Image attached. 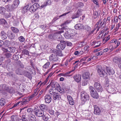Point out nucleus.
I'll return each instance as SVG.
<instances>
[{"label": "nucleus", "instance_id": "obj_49", "mask_svg": "<svg viewBox=\"0 0 121 121\" xmlns=\"http://www.w3.org/2000/svg\"><path fill=\"white\" fill-rule=\"evenodd\" d=\"M13 58L14 60H18L19 57L18 55L14 54L13 56Z\"/></svg>", "mask_w": 121, "mask_h": 121}, {"label": "nucleus", "instance_id": "obj_37", "mask_svg": "<svg viewBox=\"0 0 121 121\" xmlns=\"http://www.w3.org/2000/svg\"><path fill=\"white\" fill-rule=\"evenodd\" d=\"M5 11V9L3 7H0V13L2 15H4Z\"/></svg>", "mask_w": 121, "mask_h": 121}, {"label": "nucleus", "instance_id": "obj_21", "mask_svg": "<svg viewBox=\"0 0 121 121\" xmlns=\"http://www.w3.org/2000/svg\"><path fill=\"white\" fill-rule=\"evenodd\" d=\"M51 3V0H47L45 1L41 6V8H44L47 5H49Z\"/></svg>", "mask_w": 121, "mask_h": 121}, {"label": "nucleus", "instance_id": "obj_51", "mask_svg": "<svg viewBox=\"0 0 121 121\" xmlns=\"http://www.w3.org/2000/svg\"><path fill=\"white\" fill-rule=\"evenodd\" d=\"M17 118V116L15 115H13L11 117V120L13 121H15L16 120Z\"/></svg>", "mask_w": 121, "mask_h": 121}, {"label": "nucleus", "instance_id": "obj_28", "mask_svg": "<svg viewBox=\"0 0 121 121\" xmlns=\"http://www.w3.org/2000/svg\"><path fill=\"white\" fill-rule=\"evenodd\" d=\"M3 54L5 57V58H10L12 56V54L9 53H4Z\"/></svg>", "mask_w": 121, "mask_h": 121}, {"label": "nucleus", "instance_id": "obj_18", "mask_svg": "<svg viewBox=\"0 0 121 121\" xmlns=\"http://www.w3.org/2000/svg\"><path fill=\"white\" fill-rule=\"evenodd\" d=\"M49 85L51 86L52 88H55L56 89L57 88L58 86H59V85L55 82H53L51 81L49 84Z\"/></svg>", "mask_w": 121, "mask_h": 121}, {"label": "nucleus", "instance_id": "obj_16", "mask_svg": "<svg viewBox=\"0 0 121 121\" xmlns=\"http://www.w3.org/2000/svg\"><path fill=\"white\" fill-rule=\"evenodd\" d=\"M64 35L65 38L67 39L70 38L71 36V34L69 30H68L66 32L64 33Z\"/></svg>", "mask_w": 121, "mask_h": 121}, {"label": "nucleus", "instance_id": "obj_58", "mask_svg": "<svg viewBox=\"0 0 121 121\" xmlns=\"http://www.w3.org/2000/svg\"><path fill=\"white\" fill-rule=\"evenodd\" d=\"M4 45L5 47H8L9 45V41H6L4 43Z\"/></svg>", "mask_w": 121, "mask_h": 121}, {"label": "nucleus", "instance_id": "obj_10", "mask_svg": "<svg viewBox=\"0 0 121 121\" xmlns=\"http://www.w3.org/2000/svg\"><path fill=\"white\" fill-rule=\"evenodd\" d=\"M94 114L96 115H99L101 114V111L99 107L96 105H94Z\"/></svg>", "mask_w": 121, "mask_h": 121}, {"label": "nucleus", "instance_id": "obj_47", "mask_svg": "<svg viewBox=\"0 0 121 121\" xmlns=\"http://www.w3.org/2000/svg\"><path fill=\"white\" fill-rule=\"evenodd\" d=\"M38 89H35L34 91V92L32 95L35 97L38 94L39 91Z\"/></svg>", "mask_w": 121, "mask_h": 121}, {"label": "nucleus", "instance_id": "obj_4", "mask_svg": "<svg viewBox=\"0 0 121 121\" xmlns=\"http://www.w3.org/2000/svg\"><path fill=\"white\" fill-rule=\"evenodd\" d=\"M63 32L64 31H60L56 32L57 35L56 36L55 39H57V40L60 41L61 43H63L65 42V41L63 40L64 39L63 37L60 34Z\"/></svg>", "mask_w": 121, "mask_h": 121}, {"label": "nucleus", "instance_id": "obj_15", "mask_svg": "<svg viewBox=\"0 0 121 121\" xmlns=\"http://www.w3.org/2000/svg\"><path fill=\"white\" fill-rule=\"evenodd\" d=\"M74 80L76 82H78L81 80V76L79 74H77L75 75L73 77Z\"/></svg>", "mask_w": 121, "mask_h": 121}, {"label": "nucleus", "instance_id": "obj_42", "mask_svg": "<svg viewBox=\"0 0 121 121\" xmlns=\"http://www.w3.org/2000/svg\"><path fill=\"white\" fill-rule=\"evenodd\" d=\"M11 29L13 32L16 33H17L19 32L18 29L15 27H11Z\"/></svg>", "mask_w": 121, "mask_h": 121}, {"label": "nucleus", "instance_id": "obj_19", "mask_svg": "<svg viewBox=\"0 0 121 121\" xmlns=\"http://www.w3.org/2000/svg\"><path fill=\"white\" fill-rule=\"evenodd\" d=\"M74 27L76 29L79 30L84 29V27L83 25L79 23L76 24L74 26Z\"/></svg>", "mask_w": 121, "mask_h": 121}, {"label": "nucleus", "instance_id": "obj_8", "mask_svg": "<svg viewBox=\"0 0 121 121\" xmlns=\"http://www.w3.org/2000/svg\"><path fill=\"white\" fill-rule=\"evenodd\" d=\"M82 10L81 9H79L76 13L74 14L72 16V18L73 19L77 18L81 15L82 14Z\"/></svg>", "mask_w": 121, "mask_h": 121}, {"label": "nucleus", "instance_id": "obj_59", "mask_svg": "<svg viewBox=\"0 0 121 121\" xmlns=\"http://www.w3.org/2000/svg\"><path fill=\"white\" fill-rule=\"evenodd\" d=\"M33 111V109L31 108H28L27 110V112L29 113H30Z\"/></svg>", "mask_w": 121, "mask_h": 121}, {"label": "nucleus", "instance_id": "obj_23", "mask_svg": "<svg viewBox=\"0 0 121 121\" xmlns=\"http://www.w3.org/2000/svg\"><path fill=\"white\" fill-rule=\"evenodd\" d=\"M91 96L94 98L97 99L99 97V95L97 92L95 91L93 93L91 94Z\"/></svg>", "mask_w": 121, "mask_h": 121}, {"label": "nucleus", "instance_id": "obj_39", "mask_svg": "<svg viewBox=\"0 0 121 121\" xmlns=\"http://www.w3.org/2000/svg\"><path fill=\"white\" fill-rule=\"evenodd\" d=\"M0 88L4 90H7L8 88L6 85L3 84L0 85Z\"/></svg>", "mask_w": 121, "mask_h": 121}, {"label": "nucleus", "instance_id": "obj_33", "mask_svg": "<svg viewBox=\"0 0 121 121\" xmlns=\"http://www.w3.org/2000/svg\"><path fill=\"white\" fill-rule=\"evenodd\" d=\"M9 52L11 53H14L15 52L16 48L13 47L8 48Z\"/></svg>", "mask_w": 121, "mask_h": 121}, {"label": "nucleus", "instance_id": "obj_30", "mask_svg": "<svg viewBox=\"0 0 121 121\" xmlns=\"http://www.w3.org/2000/svg\"><path fill=\"white\" fill-rule=\"evenodd\" d=\"M57 35V34L56 32L54 34H51L49 35L48 38L50 39H55L56 35Z\"/></svg>", "mask_w": 121, "mask_h": 121}, {"label": "nucleus", "instance_id": "obj_22", "mask_svg": "<svg viewBox=\"0 0 121 121\" xmlns=\"http://www.w3.org/2000/svg\"><path fill=\"white\" fill-rule=\"evenodd\" d=\"M106 70L107 73L110 75H112L114 73V71L113 69H109L107 68Z\"/></svg>", "mask_w": 121, "mask_h": 121}, {"label": "nucleus", "instance_id": "obj_44", "mask_svg": "<svg viewBox=\"0 0 121 121\" xmlns=\"http://www.w3.org/2000/svg\"><path fill=\"white\" fill-rule=\"evenodd\" d=\"M22 53L23 54L26 55L28 56L29 55V51L26 49H24L22 50Z\"/></svg>", "mask_w": 121, "mask_h": 121}, {"label": "nucleus", "instance_id": "obj_34", "mask_svg": "<svg viewBox=\"0 0 121 121\" xmlns=\"http://www.w3.org/2000/svg\"><path fill=\"white\" fill-rule=\"evenodd\" d=\"M43 117V119L45 121H48L50 117V116L48 114L44 115Z\"/></svg>", "mask_w": 121, "mask_h": 121}, {"label": "nucleus", "instance_id": "obj_53", "mask_svg": "<svg viewBox=\"0 0 121 121\" xmlns=\"http://www.w3.org/2000/svg\"><path fill=\"white\" fill-rule=\"evenodd\" d=\"M63 43H65V45H66L67 46H70L72 44V43L71 42L68 41H65V42Z\"/></svg>", "mask_w": 121, "mask_h": 121}, {"label": "nucleus", "instance_id": "obj_46", "mask_svg": "<svg viewBox=\"0 0 121 121\" xmlns=\"http://www.w3.org/2000/svg\"><path fill=\"white\" fill-rule=\"evenodd\" d=\"M5 103V102L3 99H2L0 100V105L1 106H4Z\"/></svg>", "mask_w": 121, "mask_h": 121}, {"label": "nucleus", "instance_id": "obj_43", "mask_svg": "<svg viewBox=\"0 0 121 121\" xmlns=\"http://www.w3.org/2000/svg\"><path fill=\"white\" fill-rule=\"evenodd\" d=\"M89 88L90 94L93 93V92H94L95 91L94 87L92 86H90L89 87Z\"/></svg>", "mask_w": 121, "mask_h": 121}, {"label": "nucleus", "instance_id": "obj_48", "mask_svg": "<svg viewBox=\"0 0 121 121\" xmlns=\"http://www.w3.org/2000/svg\"><path fill=\"white\" fill-rule=\"evenodd\" d=\"M38 89H35L34 91V92L32 95L35 97L38 94L39 91Z\"/></svg>", "mask_w": 121, "mask_h": 121}, {"label": "nucleus", "instance_id": "obj_32", "mask_svg": "<svg viewBox=\"0 0 121 121\" xmlns=\"http://www.w3.org/2000/svg\"><path fill=\"white\" fill-rule=\"evenodd\" d=\"M53 73H50L48 77L46 79L45 81L44 82L42 83L40 85H44L47 82V81L49 79V78L52 75H53Z\"/></svg>", "mask_w": 121, "mask_h": 121}, {"label": "nucleus", "instance_id": "obj_9", "mask_svg": "<svg viewBox=\"0 0 121 121\" xmlns=\"http://www.w3.org/2000/svg\"><path fill=\"white\" fill-rule=\"evenodd\" d=\"M35 115L39 117H42L44 115V112L40 109H37L35 111Z\"/></svg>", "mask_w": 121, "mask_h": 121}, {"label": "nucleus", "instance_id": "obj_14", "mask_svg": "<svg viewBox=\"0 0 121 121\" xmlns=\"http://www.w3.org/2000/svg\"><path fill=\"white\" fill-rule=\"evenodd\" d=\"M105 89L108 91V92L109 93H113L112 92L114 91V89L112 88L111 86L107 84L105 87Z\"/></svg>", "mask_w": 121, "mask_h": 121}, {"label": "nucleus", "instance_id": "obj_13", "mask_svg": "<svg viewBox=\"0 0 121 121\" xmlns=\"http://www.w3.org/2000/svg\"><path fill=\"white\" fill-rule=\"evenodd\" d=\"M45 102L48 104L51 101L52 98L49 95H46L44 97Z\"/></svg>", "mask_w": 121, "mask_h": 121}, {"label": "nucleus", "instance_id": "obj_52", "mask_svg": "<svg viewBox=\"0 0 121 121\" xmlns=\"http://www.w3.org/2000/svg\"><path fill=\"white\" fill-rule=\"evenodd\" d=\"M98 7H99V5L97 0H91Z\"/></svg>", "mask_w": 121, "mask_h": 121}, {"label": "nucleus", "instance_id": "obj_64", "mask_svg": "<svg viewBox=\"0 0 121 121\" xmlns=\"http://www.w3.org/2000/svg\"><path fill=\"white\" fill-rule=\"evenodd\" d=\"M117 40L116 39H114L111 41L110 43H115L116 44L117 42Z\"/></svg>", "mask_w": 121, "mask_h": 121}, {"label": "nucleus", "instance_id": "obj_55", "mask_svg": "<svg viewBox=\"0 0 121 121\" xmlns=\"http://www.w3.org/2000/svg\"><path fill=\"white\" fill-rule=\"evenodd\" d=\"M84 27L85 29L88 31L90 30H91V27L88 25H86Z\"/></svg>", "mask_w": 121, "mask_h": 121}, {"label": "nucleus", "instance_id": "obj_56", "mask_svg": "<svg viewBox=\"0 0 121 121\" xmlns=\"http://www.w3.org/2000/svg\"><path fill=\"white\" fill-rule=\"evenodd\" d=\"M83 80H84L82 82V86H84L87 85V82L86 81V80L84 79Z\"/></svg>", "mask_w": 121, "mask_h": 121}, {"label": "nucleus", "instance_id": "obj_5", "mask_svg": "<svg viewBox=\"0 0 121 121\" xmlns=\"http://www.w3.org/2000/svg\"><path fill=\"white\" fill-rule=\"evenodd\" d=\"M97 69L98 74L100 77H104L107 76V73L104 70L99 69L98 68H97Z\"/></svg>", "mask_w": 121, "mask_h": 121}, {"label": "nucleus", "instance_id": "obj_38", "mask_svg": "<svg viewBox=\"0 0 121 121\" xmlns=\"http://www.w3.org/2000/svg\"><path fill=\"white\" fill-rule=\"evenodd\" d=\"M57 89V91L60 93L63 94L64 92V90L60 87L59 86H58Z\"/></svg>", "mask_w": 121, "mask_h": 121}, {"label": "nucleus", "instance_id": "obj_6", "mask_svg": "<svg viewBox=\"0 0 121 121\" xmlns=\"http://www.w3.org/2000/svg\"><path fill=\"white\" fill-rule=\"evenodd\" d=\"M39 7V5L38 4L35 3L30 7L29 9V11L31 13L34 12Z\"/></svg>", "mask_w": 121, "mask_h": 121}, {"label": "nucleus", "instance_id": "obj_24", "mask_svg": "<svg viewBox=\"0 0 121 121\" xmlns=\"http://www.w3.org/2000/svg\"><path fill=\"white\" fill-rule=\"evenodd\" d=\"M7 36L9 38L12 39L14 38L15 35L11 32L9 31L8 32Z\"/></svg>", "mask_w": 121, "mask_h": 121}, {"label": "nucleus", "instance_id": "obj_1", "mask_svg": "<svg viewBox=\"0 0 121 121\" xmlns=\"http://www.w3.org/2000/svg\"><path fill=\"white\" fill-rule=\"evenodd\" d=\"M106 18H104L103 19L102 18L100 17L95 25V27L97 28V31H99L100 28L102 29L104 28L106 26Z\"/></svg>", "mask_w": 121, "mask_h": 121}, {"label": "nucleus", "instance_id": "obj_57", "mask_svg": "<svg viewBox=\"0 0 121 121\" xmlns=\"http://www.w3.org/2000/svg\"><path fill=\"white\" fill-rule=\"evenodd\" d=\"M26 73V74H25V75L26 77L29 78H30L31 77V74L30 73L27 72Z\"/></svg>", "mask_w": 121, "mask_h": 121}, {"label": "nucleus", "instance_id": "obj_11", "mask_svg": "<svg viewBox=\"0 0 121 121\" xmlns=\"http://www.w3.org/2000/svg\"><path fill=\"white\" fill-rule=\"evenodd\" d=\"M94 86L96 90L98 92H101L102 91V88L99 83L97 82H95Z\"/></svg>", "mask_w": 121, "mask_h": 121}, {"label": "nucleus", "instance_id": "obj_40", "mask_svg": "<svg viewBox=\"0 0 121 121\" xmlns=\"http://www.w3.org/2000/svg\"><path fill=\"white\" fill-rule=\"evenodd\" d=\"M28 6H26L24 7L22 9V12L23 13H24L26 12L28 10Z\"/></svg>", "mask_w": 121, "mask_h": 121}, {"label": "nucleus", "instance_id": "obj_62", "mask_svg": "<svg viewBox=\"0 0 121 121\" xmlns=\"http://www.w3.org/2000/svg\"><path fill=\"white\" fill-rule=\"evenodd\" d=\"M82 52V51H80L79 52V51H76L74 53V54L75 55H77L80 54L81 53V52Z\"/></svg>", "mask_w": 121, "mask_h": 121}, {"label": "nucleus", "instance_id": "obj_35", "mask_svg": "<svg viewBox=\"0 0 121 121\" xmlns=\"http://www.w3.org/2000/svg\"><path fill=\"white\" fill-rule=\"evenodd\" d=\"M40 109L43 110V111L44 110H46L47 108V106L43 104H42L40 106Z\"/></svg>", "mask_w": 121, "mask_h": 121}, {"label": "nucleus", "instance_id": "obj_29", "mask_svg": "<svg viewBox=\"0 0 121 121\" xmlns=\"http://www.w3.org/2000/svg\"><path fill=\"white\" fill-rule=\"evenodd\" d=\"M113 61L116 63H117L118 62H121V58L115 57L113 59Z\"/></svg>", "mask_w": 121, "mask_h": 121}, {"label": "nucleus", "instance_id": "obj_45", "mask_svg": "<svg viewBox=\"0 0 121 121\" xmlns=\"http://www.w3.org/2000/svg\"><path fill=\"white\" fill-rule=\"evenodd\" d=\"M5 9H6L7 11H9L11 10V9L10 7V4L6 5L5 6Z\"/></svg>", "mask_w": 121, "mask_h": 121}, {"label": "nucleus", "instance_id": "obj_2", "mask_svg": "<svg viewBox=\"0 0 121 121\" xmlns=\"http://www.w3.org/2000/svg\"><path fill=\"white\" fill-rule=\"evenodd\" d=\"M53 89H51L49 90V93L50 94L52 95L53 99L55 100H58L61 98L60 96L58 93H56Z\"/></svg>", "mask_w": 121, "mask_h": 121}, {"label": "nucleus", "instance_id": "obj_63", "mask_svg": "<svg viewBox=\"0 0 121 121\" xmlns=\"http://www.w3.org/2000/svg\"><path fill=\"white\" fill-rule=\"evenodd\" d=\"M48 112L51 114L53 115L54 114V110L51 109H49L48 110Z\"/></svg>", "mask_w": 121, "mask_h": 121}, {"label": "nucleus", "instance_id": "obj_12", "mask_svg": "<svg viewBox=\"0 0 121 121\" xmlns=\"http://www.w3.org/2000/svg\"><path fill=\"white\" fill-rule=\"evenodd\" d=\"M19 3L20 2L19 0H14L11 6L12 9H14L16 8L18 5Z\"/></svg>", "mask_w": 121, "mask_h": 121}, {"label": "nucleus", "instance_id": "obj_36", "mask_svg": "<svg viewBox=\"0 0 121 121\" xmlns=\"http://www.w3.org/2000/svg\"><path fill=\"white\" fill-rule=\"evenodd\" d=\"M50 65V63L49 62H48L46 63L43 66V70H44V69L48 68Z\"/></svg>", "mask_w": 121, "mask_h": 121}, {"label": "nucleus", "instance_id": "obj_41", "mask_svg": "<svg viewBox=\"0 0 121 121\" xmlns=\"http://www.w3.org/2000/svg\"><path fill=\"white\" fill-rule=\"evenodd\" d=\"M76 7L77 8L79 7H82L84 6L83 3L81 2H79L77 3L76 5Z\"/></svg>", "mask_w": 121, "mask_h": 121}, {"label": "nucleus", "instance_id": "obj_61", "mask_svg": "<svg viewBox=\"0 0 121 121\" xmlns=\"http://www.w3.org/2000/svg\"><path fill=\"white\" fill-rule=\"evenodd\" d=\"M34 97H35L32 95L28 96L27 97V99H28L30 100L31 99Z\"/></svg>", "mask_w": 121, "mask_h": 121}, {"label": "nucleus", "instance_id": "obj_20", "mask_svg": "<svg viewBox=\"0 0 121 121\" xmlns=\"http://www.w3.org/2000/svg\"><path fill=\"white\" fill-rule=\"evenodd\" d=\"M65 45L64 43L59 44L56 46L57 49L59 50H63L65 48Z\"/></svg>", "mask_w": 121, "mask_h": 121}, {"label": "nucleus", "instance_id": "obj_26", "mask_svg": "<svg viewBox=\"0 0 121 121\" xmlns=\"http://www.w3.org/2000/svg\"><path fill=\"white\" fill-rule=\"evenodd\" d=\"M29 119L30 121H35L36 118L34 115L31 114L29 116Z\"/></svg>", "mask_w": 121, "mask_h": 121}, {"label": "nucleus", "instance_id": "obj_60", "mask_svg": "<svg viewBox=\"0 0 121 121\" xmlns=\"http://www.w3.org/2000/svg\"><path fill=\"white\" fill-rule=\"evenodd\" d=\"M2 50L4 52V53H6L8 51L9 52L8 48L7 49H6L4 48H2Z\"/></svg>", "mask_w": 121, "mask_h": 121}, {"label": "nucleus", "instance_id": "obj_17", "mask_svg": "<svg viewBox=\"0 0 121 121\" xmlns=\"http://www.w3.org/2000/svg\"><path fill=\"white\" fill-rule=\"evenodd\" d=\"M52 52L53 53L56 54L59 56H63V55L62 54L61 51L56 49H53L52 50Z\"/></svg>", "mask_w": 121, "mask_h": 121}, {"label": "nucleus", "instance_id": "obj_27", "mask_svg": "<svg viewBox=\"0 0 121 121\" xmlns=\"http://www.w3.org/2000/svg\"><path fill=\"white\" fill-rule=\"evenodd\" d=\"M1 38L3 40H4L6 39L7 35L4 31H1Z\"/></svg>", "mask_w": 121, "mask_h": 121}, {"label": "nucleus", "instance_id": "obj_54", "mask_svg": "<svg viewBox=\"0 0 121 121\" xmlns=\"http://www.w3.org/2000/svg\"><path fill=\"white\" fill-rule=\"evenodd\" d=\"M5 58L3 54L0 56V62H1L3 61V60Z\"/></svg>", "mask_w": 121, "mask_h": 121}, {"label": "nucleus", "instance_id": "obj_25", "mask_svg": "<svg viewBox=\"0 0 121 121\" xmlns=\"http://www.w3.org/2000/svg\"><path fill=\"white\" fill-rule=\"evenodd\" d=\"M89 73L87 72H85L83 75L82 77L83 79H89Z\"/></svg>", "mask_w": 121, "mask_h": 121}, {"label": "nucleus", "instance_id": "obj_31", "mask_svg": "<svg viewBox=\"0 0 121 121\" xmlns=\"http://www.w3.org/2000/svg\"><path fill=\"white\" fill-rule=\"evenodd\" d=\"M7 23L6 21L3 19H0V24L3 26L6 25Z\"/></svg>", "mask_w": 121, "mask_h": 121}, {"label": "nucleus", "instance_id": "obj_50", "mask_svg": "<svg viewBox=\"0 0 121 121\" xmlns=\"http://www.w3.org/2000/svg\"><path fill=\"white\" fill-rule=\"evenodd\" d=\"M18 39L21 42H24L25 40L23 36H21L19 37Z\"/></svg>", "mask_w": 121, "mask_h": 121}, {"label": "nucleus", "instance_id": "obj_7", "mask_svg": "<svg viewBox=\"0 0 121 121\" xmlns=\"http://www.w3.org/2000/svg\"><path fill=\"white\" fill-rule=\"evenodd\" d=\"M49 58L50 61L52 62L56 61L58 60V58L57 55L53 53L50 55Z\"/></svg>", "mask_w": 121, "mask_h": 121}, {"label": "nucleus", "instance_id": "obj_3", "mask_svg": "<svg viewBox=\"0 0 121 121\" xmlns=\"http://www.w3.org/2000/svg\"><path fill=\"white\" fill-rule=\"evenodd\" d=\"M81 99L82 101L85 102L89 99V96L88 94L85 91H82L81 93Z\"/></svg>", "mask_w": 121, "mask_h": 121}]
</instances>
